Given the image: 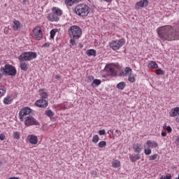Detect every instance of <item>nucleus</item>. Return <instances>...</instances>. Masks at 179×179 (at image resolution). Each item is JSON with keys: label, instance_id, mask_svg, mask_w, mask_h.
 Here are the masks:
<instances>
[{"label": "nucleus", "instance_id": "nucleus-35", "mask_svg": "<svg viewBox=\"0 0 179 179\" xmlns=\"http://www.w3.org/2000/svg\"><path fill=\"white\" fill-rule=\"evenodd\" d=\"M57 34V29H52L50 31V38H54Z\"/></svg>", "mask_w": 179, "mask_h": 179}, {"label": "nucleus", "instance_id": "nucleus-48", "mask_svg": "<svg viewBox=\"0 0 179 179\" xmlns=\"http://www.w3.org/2000/svg\"><path fill=\"white\" fill-rule=\"evenodd\" d=\"M166 131H167L168 132H171V131H172L171 127L168 126V127H166Z\"/></svg>", "mask_w": 179, "mask_h": 179}, {"label": "nucleus", "instance_id": "nucleus-13", "mask_svg": "<svg viewBox=\"0 0 179 179\" xmlns=\"http://www.w3.org/2000/svg\"><path fill=\"white\" fill-rule=\"evenodd\" d=\"M28 141L31 143V145H37L38 138H37V136L34 135H29L28 136Z\"/></svg>", "mask_w": 179, "mask_h": 179}, {"label": "nucleus", "instance_id": "nucleus-43", "mask_svg": "<svg viewBox=\"0 0 179 179\" xmlns=\"http://www.w3.org/2000/svg\"><path fill=\"white\" fill-rule=\"evenodd\" d=\"M92 80H94V77H93L92 76L87 77V83H90V82H92Z\"/></svg>", "mask_w": 179, "mask_h": 179}, {"label": "nucleus", "instance_id": "nucleus-29", "mask_svg": "<svg viewBox=\"0 0 179 179\" xmlns=\"http://www.w3.org/2000/svg\"><path fill=\"white\" fill-rule=\"evenodd\" d=\"M45 115H47L48 117H54V112H52V110H47L45 112Z\"/></svg>", "mask_w": 179, "mask_h": 179}, {"label": "nucleus", "instance_id": "nucleus-50", "mask_svg": "<svg viewBox=\"0 0 179 179\" xmlns=\"http://www.w3.org/2000/svg\"><path fill=\"white\" fill-rule=\"evenodd\" d=\"M175 143H176V145H179V138H178V137L176 138V141H175Z\"/></svg>", "mask_w": 179, "mask_h": 179}, {"label": "nucleus", "instance_id": "nucleus-16", "mask_svg": "<svg viewBox=\"0 0 179 179\" xmlns=\"http://www.w3.org/2000/svg\"><path fill=\"white\" fill-rule=\"evenodd\" d=\"M20 29V22L19 20H14L13 22V30L17 31Z\"/></svg>", "mask_w": 179, "mask_h": 179}, {"label": "nucleus", "instance_id": "nucleus-28", "mask_svg": "<svg viewBox=\"0 0 179 179\" xmlns=\"http://www.w3.org/2000/svg\"><path fill=\"white\" fill-rule=\"evenodd\" d=\"M112 166L113 167H115V169H117L120 167V166H121V163L120 162V161L116 160L112 163Z\"/></svg>", "mask_w": 179, "mask_h": 179}, {"label": "nucleus", "instance_id": "nucleus-19", "mask_svg": "<svg viewBox=\"0 0 179 179\" xmlns=\"http://www.w3.org/2000/svg\"><path fill=\"white\" fill-rule=\"evenodd\" d=\"M148 67L150 68L151 69H157V68H159V66L155 62L150 61L148 62Z\"/></svg>", "mask_w": 179, "mask_h": 179}, {"label": "nucleus", "instance_id": "nucleus-47", "mask_svg": "<svg viewBox=\"0 0 179 179\" xmlns=\"http://www.w3.org/2000/svg\"><path fill=\"white\" fill-rule=\"evenodd\" d=\"M5 136L3 134H0V141H5Z\"/></svg>", "mask_w": 179, "mask_h": 179}, {"label": "nucleus", "instance_id": "nucleus-54", "mask_svg": "<svg viewBox=\"0 0 179 179\" xmlns=\"http://www.w3.org/2000/svg\"><path fill=\"white\" fill-rule=\"evenodd\" d=\"M0 166H2V162L0 161Z\"/></svg>", "mask_w": 179, "mask_h": 179}, {"label": "nucleus", "instance_id": "nucleus-56", "mask_svg": "<svg viewBox=\"0 0 179 179\" xmlns=\"http://www.w3.org/2000/svg\"><path fill=\"white\" fill-rule=\"evenodd\" d=\"M143 1H146V0H143Z\"/></svg>", "mask_w": 179, "mask_h": 179}, {"label": "nucleus", "instance_id": "nucleus-7", "mask_svg": "<svg viewBox=\"0 0 179 179\" xmlns=\"http://www.w3.org/2000/svg\"><path fill=\"white\" fill-rule=\"evenodd\" d=\"M30 113H31V109L29 107H25L21 109L19 112L20 121H24L27 117H30Z\"/></svg>", "mask_w": 179, "mask_h": 179}, {"label": "nucleus", "instance_id": "nucleus-27", "mask_svg": "<svg viewBox=\"0 0 179 179\" xmlns=\"http://www.w3.org/2000/svg\"><path fill=\"white\" fill-rule=\"evenodd\" d=\"M20 68L22 71H27L29 67L27 66V64L24 62H20Z\"/></svg>", "mask_w": 179, "mask_h": 179}, {"label": "nucleus", "instance_id": "nucleus-25", "mask_svg": "<svg viewBox=\"0 0 179 179\" xmlns=\"http://www.w3.org/2000/svg\"><path fill=\"white\" fill-rule=\"evenodd\" d=\"M125 86H127V84L124 82H121L116 85L119 90H124V89H125Z\"/></svg>", "mask_w": 179, "mask_h": 179}, {"label": "nucleus", "instance_id": "nucleus-4", "mask_svg": "<svg viewBox=\"0 0 179 179\" xmlns=\"http://www.w3.org/2000/svg\"><path fill=\"white\" fill-rule=\"evenodd\" d=\"M69 34L71 38L78 40L82 37V29L78 25H73L69 29Z\"/></svg>", "mask_w": 179, "mask_h": 179}, {"label": "nucleus", "instance_id": "nucleus-44", "mask_svg": "<svg viewBox=\"0 0 179 179\" xmlns=\"http://www.w3.org/2000/svg\"><path fill=\"white\" fill-rule=\"evenodd\" d=\"M91 176H92L94 178L97 177V172L96 171H92L90 173Z\"/></svg>", "mask_w": 179, "mask_h": 179}, {"label": "nucleus", "instance_id": "nucleus-17", "mask_svg": "<svg viewBox=\"0 0 179 179\" xmlns=\"http://www.w3.org/2000/svg\"><path fill=\"white\" fill-rule=\"evenodd\" d=\"M52 12H53L58 17H59V16H62V10L59 8L53 7L52 8Z\"/></svg>", "mask_w": 179, "mask_h": 179}, {"label": "nucleus", "instance_id": "nucleus-41", "mask_svg": "<svg viewBox=\"0 0 179 179\" xmlns=\"http://www.w3.org/2000/svg\"><path fill=\"white\" fill-rule=\"evenodd\" d=\"M76 39L73 38H71V39L70 40V43L71 44V45H76V41H75Z\"/></svg>", "mask_w": 179, "mask_h": 179}, {"label": "nucleus", "instance_id": "nucleus-18", "mask_svg": "<svg viewBox=\"0 0 179 179\" xmlns=\"http://www.w3.org/2000/svg\"><path fill=\"white\" fill-rule=\"evenodd\" d=\"M88 57H96L97 52L96 50L90 49L87 50L85 52Z\"/></svg>", "mask_w": 179, "mask_h": 179}, {"label": "nucleus", "instance_id": "nucleus-51", "mask_svg": "<svg viewBox=\"0 0 179 179\" xmlns=\"http://www.w3.org/2000/svg\"><path fill=\"white\" fill-rule=\"evenodd\" d=\"M55 79H61V76H59V75H56V76H55Z\"/></svg>", "mask_w": 179, "mask_h": 179}, {"label": "nucleus", "instance_id": "nucleus-3", "mask_svg": "<svg viewBox=\"0 0 179 179\" xmlns=\"http://www.w3.org/2000/svg\"><path fill=\"white\" fill-rule=\"evenodd\" d=\"M0 72H2V75L5 76H16L17 71L16 68L10 64H5L3 67L0 69Z\"/></svg>", "mask_w": 179, "mask_h": 179}, {"label": "nucleus", "instance_id": "nucleus-23", "mask_svg": "<svg viewBox=\"0 0 179 179\" xmlns=\"http://www.w3.org/2000/svg\"><path fill=\"white\" fill-rule=\"evenodd\" d=\"M100 85H101V80L99 79H94L91 86L92 87H97V86H100Z\"/></svg>", "mask_w": 179, "mask_h": 179}, {"label": "nucleus", "instance_id": "nucleus-30", "mask_svg": "<svg viewBox=\"0 0 179 179\" xmlns=\"http://www.w3.org/2000/svg\"><path fill=\"white\" fill-rule=\"evenodd\" d=\"M107 145V143L104 141H100L98 144L99 148H103Z\"/></svg>", "mask_w": 179, "mask_h": 179}, {"label": "nucleus", "instance_id": "nucleus-36", "mask_svg": "<svg viewBox=\"0 0 179 179\" xmlns=\"http://www.w3.org/2000/svg\"><path fill=\"white\" fill-rule=\"evenodd\" d=\"M99 136L98 135H94L92 138V142L93 143H97L99 142Z\"/></svg>", "mask_w": 179, "mask_h": 179}, {"label": "nucleus", "instance_id": "nucleus-8", "mask_svg": "<svg viewBox=\"0 0 179 179\" xmlns=\"http://www.w3.org/2000/svg\"><path fill=\"white\" fill-rule=\"evenodd\" d=\"M24 125L26 127H31V125H38L40 126V122L36 120V118L33 117V116H28L24 120Z\"/></svg>", "mask_w": 179, "mask_h": 179}, {"label": "nucleus", "instance_id": "nucleus-24", "mask_svg": "<svg viewBox=\"0 0 179 179\" xmlns=\"http://www.w3.org/2000/svg\"><path fill=\"white\" fill-rule=\"evenodd\" d=\"M12 101H13V97L12 96H6V98H4L3 99V103L4 104H10L12 103Z\"/></svg>", "mask_w": 179, "mask_h": 179}, {"label": "nucleus", "instance_id": "nucleus-39", "mask_svg": "<svg viewBox=\"0 0 179 179\" xmlns=\"http://www.w3.org/2000/svg\"><path fill=\"white\" fill-rule=\"evenodd\" d=\"M75 3L74 1H65V4L66 6H72Z\"/></svg>", "mask_w": 179, "mask_h": 179}, {"label": "nucleus", "instance_id": "nucleus-55", "mask_svg": "<svg viewBox=\"0 0 179 179\" xmlns=\"http://www.w3.org/2000/svg\"><path fill=\"white\" fill-rule=\"evenodd\" d=\"M175 179H179L178 178H175Z\"/></svg>", "mask_w": 179, "mask_h": 179}, {"label": "nucleus", "instance_id": "nucleus-14", "mask_svg": "<svg viewBox=\"0 0 179 179\" xmlns=\"http://www.w3.org/2000/svg\"><path fill=\"white\" fill-rule=\"evenodd\" d=\"M132 72V69L130 67H126L124 71H120V76H128L129 75V73Z\"/></svg>", "mask_w": 179, "mask_h": 179}, {"label": "nucleus", "instance_id": "nucleus-57", "mask_svg": "<svg viewBox=\"0 0 179 179\" xmlns=\"http://www.w3.org/2000/svg\"><path fill=\"white\" fill-rule=\"evenodd\" d=\"M0 65H1V62H0Z\"/></svg>", "mask_w": 179, "mask_h": 179}, {"label": "nucleus", "instance_id": "nucleus-9", "mask_svg": "<svg viewBox=\"0 0 179 179\" xmlns=\"http://www.w3.org/2000/svg\"><path fill=\"white\" fill-rule=\"evenodd\" d=\"M32 31L35 40H41V38H43V32L41 31V28L40 27H36Z\"/></svg>", "mask_w": 179, "mask_h": 179}, {"label": "nucleus", "instance_id": "nucleus-11", "mask_svg": "<svg viewBox=\"0 0 179 179\" xmlns=\"http://www.w3.org/2000/svg\"><path fill=\"white\" fill-rule=\"evenodd\" d=\"M149 5L148 1H140L136 3L135 8L136 9H141V8H145V6H148Z\"/></svg>", "mask_w": 179, "mask_h": 179}, {"label": "nucleus", "instance_id": "nucleus-12", "mask_svg": "<svg viewBox=\"0 0 179 179\" xmlns=\"http://www.w3.org/2000/svg\"><path fill=\"white\" fill-rule=\"evenodd\" d=\"M48 20H49V22H58V20H59V17H58V15L52 12L48 14Z\"/></svg>", "mask_w": 179, "mask_h": 179}, {"label": "nucleus", "instance_id": "nucleus-45", "mask_svg": "<svg viewBox=\"0 0 179 179\" xmlns=\"http://www.w3.org/2000/svg\"><path fill=\"white\" fill-rule=\"evenodd\" d=\"M51 43H50V42H47L45 44L43 45L42 47H43V48H48L50 47Z\"/></svg>", "mask_w": 179, "mask_h": 179}, {"label": "nucleus", "instance_id": "nucleus-33", "mask_svg": "<svg viewBox=\"0 0 179 179\" xmlns=\"http://www.w3.org/2000/svg\"><path fill=\"white\" fill-rule=\"evenodd\" d=\"M156 73H157V75H164L165 72H164V71L162 70V69L157 68Z\"/></svg>", "mask_w": 179, "mask_h": 179}, {"label": "nucleus", "instance_id": "nucleus-38", "mask_svg": "<svg viewBox=\"0 0 179 179\" xmlns=\"http://www.w3.org/2000/svg\"><path fill=\"white\" fill-rule=\"evenodd\" d=\"M160 179H172L171 174L167 173L166 176H162Z\"/></svg>", "mask_w": 179, "mask_h": 179}, {"label": "nucleus", "instance_id": "nucleus-1", "mask_svg": "<svg viewBox=\"0 0 179 179\" xmlns=\"http://www.w3.org/2000/svg\"><path fill=\"white\" fill-rule=\"evenodd\" d=\"M158 34L162 40H179V28L174 29L171 26L162 27L158 30Z\"/></svg>", "mask_w": 179, "mask_h": 179}, {"label": "nucleus", "instance_id": "nucleus-2", "mask_svg": "<svg viewBox=\"0 0 179 179\" xmlns=\"http://www.w3.org/2000/svg\"><path fill=\"white\" fill-rule=\"evenodd\" d=\"M74 12L78 16H87L90 13V8L86 4H79L74 8Z\"/></svg>", "mask_w": 179, "mask_h": 179}, {"label": "nucleus", "instance_id": "nucleus-6", "mask_svg": "<svg viewBox=\"0 0 179 179\" xmlns=\"http://www.w3.org/2000/svg\"><path fill=\"white\" fill-rule=\"evenodd\" d=\"M124 43H125V40L124 39H120V40H116V41H112L109 43V47L110 48H112V50L115 51L117 50H120V48H121V47H122L124 45Z\"/></svg>", "mask_w": 179, "mask_h": 179}, {"label": "nucleus", "instance_id": "nucleus-37", "mask_svg": "<svg viewBox=\"0 0 179 179\" xmlns=\"http://www.w3.org/2000/svg\"><path fill=\"white\" fill-rule=\"evenodd\" d=\"M13 138L15 139H19L20 138V133H19L18 131H15L13 133Z\"/></svg>", "mask_w": 179, "mask_h": 179}, {"label": "nucleus", "instance_id": "nucleus-42", "mask_svg": "<svg viewBox=\"0 0 179 179\" xmlns=\"http://www.w3.org/2000/svg\"><path fill=\"white\" fill-rule=\"evenodd\" d=\"M157 159V154L150 156V160H156Z\"/></svg>", "mask_w": 179, "mask_h": 179}, {"label": "nucleus", "instance_id": "nucleus-32", "mask_svg": "<svg viewBox=\"0 0 179 179\" xmlns=\"http://www.w3.org/2000/svg\"><path fill=\"white\" fill-rule=\"evenodd\" d=\"M129 82H131V83H134L135 82V77L132 76L131 73L129 74Z\"/></svg>", "mask_w": 179, "mask_h": 179}, {"label": "nucleus", "instance_id": "nucleus-53", "mask_svg": "<svg viewBox=\"0 0 179 179\" xmlns=\"http://www.w3.org/2000/svg\"><path fill=\"white\" fill-rule=\"evenodd\" d=\"M2 76H3V74H2V72L0 71V79H2Z\"/></svg>", "mask_w": 179, "mask_h": 179}, {"label": "nucleus", "instance_id": "nucleus-31", "mask_svg": "<svg viewBox=\"0 0 179 179\" xmlns=\"http://www.w3.org/2000/svg\"><path fill=\"white\" fill-rule=\"evenodd\" d=\"M41 99H43V100H45V99H48V94L45 92H43L41 93Z\"/></svg>", "mask_w": 179, "mask_h": 179}, {"label": "nucleus", "instance_id": "nucleus-5", "mask_svg": "<svg viewBox=\"0 0 179 179\" xmlns=\"http://www.w3.org/2000/svg\"><path fill=\"white\" fill-rule=\"evenodd\" d=\"M37 58V53L36 52H23L19 57V61L24 62V61H32Z\"/></svg>", "mask_w": 179, "mask_h": 179}, {"label": "nucleus", "instance_id": "nucleus-26", "mask_svg": "<svg viewBox=\"0 0 179 179\" xmlns=\"http://www.w3.org/2000/svg\"><path fill=\"white\" fill-rule=\"evenodd\" d=\"M133 149H134L135 153H141V150H142V148H141V147H139V144L133 145Z\"/></svg>", "mask_w": 179, "mask_h": 179}, {"label": "nucleus", "instance_id": "nucleus-21", "mask_svg": "<svg viewBox=\"0 0 179 179\" xmlns=\"http://www.w3.org/2000/svg\"><path fill=\"white\" fill-rule=\"evenodd\" d=\"M131 162H132V163H135V162H136L137 160H139V159H141V155H131L129 157Z\"/></svg>", "mask_w": 179, "mask_h": 179}, {"label": "nucleus", "instance_id": "nucleus-15", "mask_svg": "<svg viewBox=\"0 0 179 179\" xmlns=\"http://www.w3.org/2000/svg\"><path fill=\"white\" fill-rule=\"evenodd\" d=\"M169 115L170 117H177V115H179V107L172 108L169 113Z\"/></svg>", "mask_w": 179, "mask_h": 179}, {"label": "nucleus", "instance_id": "nucleus-52", "mask_svg": "<svg viewBox=\"0 0 179 179\" xmlns=\"http://www.w3.org/2000/svg\"><path fill=\"white\" fill-rule=\"evenodd\" d=\"M115 132L117 134L118 136L121 135V131L120 130H115Z\"/></svg>", "mask_w": 179, "mask_h": 179}, {"label": "nucleus", "instance_id": "nucleus-10", "mask_svg": "<svg viewBox=\"0 0 179 179\" xmlns=\"http://www.w3.org/2000/svg\"><path fill=\"white\" fill-rule=\"evenodd\" d=\"M37 107H41V108H45L48 106V101L45 99H41L36 101L35 103Z\"/></svg>", "mask_w": 179, "mask_h": 179}, {"label": "nucleus", "instance_id": "nucleus-40", "mask_svg": "<svg viewBox=\"0 0 179 179\" xmlns=\"http://www.w3.org/2000/svg\"><path fill=\"white\" fill-rule=\"evenodd\" d=\"M5 93H6V90H5V88L0 87V97H2V96H3Z\"/></svg>", "mask_w": 179, "mask_h": 179}, {"label": "nucleus", "instance_id": "nucleus-49", "mask_svg": "<svg viewBox=\"0 0 179 179\" xmlns=\"http://www.w3.org/2000/svg\"><path fill=\"white\" fill-rule=\"evenodd\" d=\"M167 136V132H166V131L162 132V136Z\"/></svg>", "mask_w": 179, "mask_h": 179}, {"label": "nucleus", "instance_id": "nucleus-46", "mask_svg": "<svg viewBox=\"0 0 179 179\" xmlns=\"http://www.w3.org/2000/svg\"><path fill=\"white\" fill-rule=\"evenodd\" d=\"M99 135H106V130L102 129L99 131Z\"/></svg>", "mask_w": 179, "mask_h": 179}, {"label": "nucleus", "instance_id": "nucleus-34", "mask_svg": "<svg viewBox=\"0 0 179 179\" xmlns=\"http://www.w3.org/2000/svg\"><path fill=\"white\" fill-rule=\"evenodd\" d=\"M144 153L145 155H146L147 156H149V155H150V153H152V150H150V148L148 147L147 149L145 148L144 150Z\"/></svg>", "mask_w": 179, "mask_h": 179}, {"label": "nucleus", "instance_id": "nucleus-22", "mask_svg": "<svg viewBox=\"0 0 179 179\" xmlns=\"http://www.w3.org/2000/svg\"><path fill=\"white\" fill-rule=\"evenodd\" d=\"M108 72L112 75V76H115L117 75V69L115 68L110 66L108 69Z\"/></svg>", "mask_w": 179, "mask_h": 179}, {"label": "nucleus", "instance_id": "nucleus-20", "mask_svg": "<svg viewBox=\"0 0 179 179\" xmlns=\"http://www.w3.org/2000/svg\"><path fill=\"white\" fill-rule=\"evenodd\" d=\"M147 145L148 148H157V146H159V144H157V142L152 141L150 140L147 141Z\"/></svg>", "mask_w": 179, "mask_h": 179}]
</instances>
